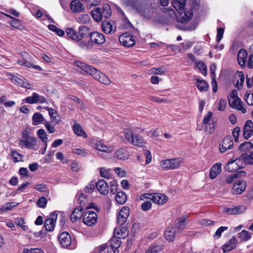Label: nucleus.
I'll list each match as a JSON object with an SVG mask.
<instances>
[{"instance_id": "obj_1", "label": "nucleus", "mask_w": 253, "mask_h": 253, "mask_svg": "<svg viewBox=\"0 0 253 253\" xmlns=\"http://www.w3.org/2000/svg\"><path fill=\"white\" fill-rule=\"evenodd\" d=\"M75 65L85 73L92 76L94 79L105 85L111 84V81L105 74L100 72L90 65L80 61L75 62Z\"/></svg>"}, {"instance_id": "obj_2", "label": "nucleus", "mask_w": 253, "mask_h": 253, "mask_svg": "<svg viewBox=\"0 0 253 253\" xmlns=\"http://www.w3.org/2000/svg\"><path fill=\"white\" fill-rule=\"evenodd\" d=\"M38 140L30 135V132L27 129L24 130L22 133V138L20 140V144L22 147L29 149L36 150L38 149Z\"/></svg>"}, {"instance_id": "obj_3", "label": "nucleus", "mask_w": 253, "mask_h": 253, "mask_svg": "<svg viewBox=\"0 0 253 253\" xmlns=\"http://www.w3.org/2000/svg\"><path fill=\"white\" fill-rule=\"evenodd\" d=\"M228 102L230 106L234 109H237L243 114L246 112V109L242 104L240 98L237 96V91L233 90L228 96Z\"/></svg>"}, {"instance_id": "obj_4", "label": "nucleus", "mask_w": 253, "mask_h": 253, "mask_svg": "<svg viewBox=\"0 0 253 253\" xmlns=\"http://www.w3.org/2000/svg\"><path fill=\"white\" fill-rule=\"evenodd\" d=\"M58 241L63 248L73 250L76 247V243L72 240L71 235L67 232H63L58 236Z\"/></svg>"}, {"instance_id": "obj_5", "label": "nucleus", "mask_w": 253, "mask_h": 253, "mask_svg": "<svg viewBox=\"0 0 253 253\" xmlns=\"http://www.w3.org/2000/svg\"><path fill=\"white\" fill-rule=\"evenodd\" d=\"M183 163L181 158H173L162 160L160 162V166L163 169L167 170L176 169Z\"/></svg>"}, {"instance_id": "obj_6", "label": "nucleus", "mask_w": 253, "mask_h": 253, "mask_svg": "<svg viewBox=\"0 0 253 253\" xmlns=\"http://www.w3.org/2000/svg\"><path fill=\"white\" fill-rule=\"evenodd\" d=\"M146 199H149L154 203L160 205L165 204L167 201V196L161 193H145L140 195V199L141 200H144Z\"/></svg>"}, {"instance_id": "obj_7", "label": "nucleus", "mask_w": 253, "mask_h": 253, "mask_svg": "<svg viewBox=\"0 0 253 253\" xmlns=\"http://www.w3.org/2000/svg\"><path fill=\"white\" fill-rule=\"evenodd\" d=\"M245 167V162H243L241 156H240L239 158L231 159L226 165L224 169L227 171L233 172Z\"/></svg>"}, {"instance_id": "obj_8", "label": "nucleus", "mask_w": 253, "mask_h": 253, "mask_svg": "<svg viewBox=\"0 0 253 253\" xmlns=\"http://www.w3.org/2000/svg\"><path fill=\"white\" fill-rule=\"evenodd\" d=\"M212 117V113L209 111L204 116L202 121V124L205 126V131L209 134L212 133L214 129V123Z\"/></svg>"}, {"instance_id": "obj_9", "label": "nucleus", "mask_w": 253, "mask_h": 253, "mask_svg": "<svg viewBox=\"0 0 253 253\" xmlns=\"http://www.w3.org/2000/svg\"><path fill=\"white\" fill-rule=\"evenodd\" d=\"M97 219L98 217L96 212L89 211L84 214L83 222L88 226H92L97 223Z\"/></svg>"}, {"instance_id": "obj_10", "label": "nucleus", "mask_w": 253, "mask_h": 253, "mask_svg": "<svg viewBox=\"0 0 253 253\" xmlns=\"http://www.w3.org/2000/svg\"><path fill=\"white\" fill-rule=\"evenodd\" d=\"M23 101L31 104L37 103H45L47 102L46 98L43 96L40 95L36 92H33L32 96L25 98L23 100Z\"/></svg>"}, {"instance_id": "obj_11", "label": "nucleus", "mask_w": 253, "mask_h": 253, "mask_svg": "<svg viewBox=\"0 0 253 253\" xmlns=\"http://www.w3.org/2000/svg\"><path fill=\"white\" fill-rule=\"evenodd\" d=\"M120 43L125 46L130 47L134 45L135 40L134 37L129 33H126L119 37Z\"/></svg>"}, {"instance_id": "obj_12", "label": "nucleus", "mask_w": 253, "mask_h": 253, "mask_svg": "<svg viewBox=\"0 0 253 253\" xmlns=\"http://www.w3.org/2000/svg\"><path fill=\"white\" fill-rule=\"evenodd\" d=\"M22 59L17 61V63L20 65H22L28 68L32 67L39 71H42V68L38 65H33L32 64L28 61L27 59L29 57V54L26 52H22L21 53Z\"/></svg>"}, {"instance_id": "obj_13", "label": "nucleus", "mask_w": 253, "mask_h": 253, "mask_svg": "<svg viewBox=\"0 0 253 253\" xmlns=\"http://www.w3.org/2000/svg\"><path fill=\"white\" fill-rule=\"evenodd\" d=\"M10 79L11 82L15 85L24 88H31V85L25 79H23L22 77H20L15 75H11V77Z\"/></svg>"}, {"instance_id": "obj_14", "label": "nucleus", "mask_w": 253, "mask_h": 253, "mask_svg": "<svg viewBox=\"0 0 253 253\" xmlns=\"http://www.w3.org/2000/svg\"><path fill=\"white\" fill-rule=\"evenodd\" d=\"M109 246L107 247L109 248L110 253H119L118 248L121 245V241L120 239L113 237L109 242Z\"/></svg>"}, {"instance_id": "obj_15", "label": "nucleus", "mask_w": 253, "mask_h": 253, "mask_svg": "<svg viewBox=\"0 0 253 253\" xmlns=\"http://www.w3.org/2000/svg\"><path fill=\"white\" fill-rule=\"evenodd\" d=\"M90 39L92 42L97 44H103L106 41L104 35L96 31L90 33Z\"/></svg>"}, {"instance_id": "obj_16", "label": "nucleus", "mask_w": 253, "mask_h": 253, "mask_svg": "<svg viewBox=\"0 0 253 253\" xmlns=\"http://www.w3.org/2000/svg\"><path fill=\"white\" fill-rule=\"evenodd\" d=\"M233 145L232 138L230 136H227L222 140V144L220 145L219 150L221 153H224L227 150L231 149Z\"/></svg>"}, {"instance_id": "obj_17", "label": "nucleus", "mask_w": 253, "mask_h": 253, "mask_svg": "<svg viewBox=\"0 0 253 253\" xmlns=\"http://www.w3.org/2000/svg\"><path fill=\"white\" fill-rule=\"evenodd\" d=\"M129 213V209L127 207H123L120 211L118 216V223L123 225L126 221Z\"/></svg>"}, {"instance_id": "obj_18", "label": "nucleus", "mask_w": 253, "mask_h": 253, "mask_svg": "<svg viewBox=\"0 0 253 253\" xmlns=\"http://www.w3.org/2000/svg\"><path fill=\"white\" fill-rule=\"evenodd\" d=\"M96 187L98 192L102 195H106L109 192L108 183L104 179L99 180L96 184Z\"/></svg>"}, {"instance_id": "obj_19", "label": "nucleus", "mask_w": 253, "mask_h": 253, "mask_svg": "<svg viewBox=\"0 0 253 253\" xmlns=\"http://www.w3.org/2000/svg\"><path fill=\"white\" fill-rule=\"evenodd\" d=\"M253 133V123L251 120H248L243 128V136L245 138L249 139Z\"/></svg>"}, {"instance_id": "obj_20", "label": "nucleus", "mask_w": 253, "mask_h": 253, "mask_svg": "<svg viewBox=\"0 0 253 253\" xmlns=\"http://www.w3.org/2000/svg\"><path fill=\"white\" fill-rule=\"evenodd\" d=\"M70 8L72 12L79 13L84 10V6L79 0H73L70 3Z\"/></svg>"}, {"instance_id": "obj_21", "label": "nucleus", "mask_w": 253, "mask_h": 253, "mask_svg": "<svg viewBox=\"0 0 253 253\" xmlns=\"http://www.w3.org/2000/svg\"><path fill=\"white\" fill-rule=\"evenodd\" d=\"M185 0H172V4L176 10L179 13L182 14L183 12L185 15H187L185 10L184 6L185 5Z\"/></svg>"}, {"instance_id": "obj_22", "label": "nucleus", "mask_w": 253, "mask_h": 253, "mask_svg": "<svg viewBox=\"0 0 253 253\" xmlns=\"http://www.w3.org/2000/svg\"><path fill=\"white\" fill-rule=\"evenodd\" d=\"M246 187V183L244 181H238L234 183L232 188V192L234 194H241Z\"/></svg>"}, {"instance_id": "obj_23", "label": "nucleus", "mask_w": 253, "mask_h": 253, "mask_svg": "<svg viewBox=\"0 0 253 253\" xmlns=\"http://www.w3.org/2000/svg\"><path fill=\"white\" fill-rule=\"evenodd\" d=\"M221 165L220 163H216L211 168L210 172V178L211 179H214L221 172Z\"/></svg>"}, {"instance_id": "obj_24", "label": "nucleus", "mask_w": 253, "mask_h": 253, "mask_svg": "<svg viewBox=\"0 0 253 253\" xmlns=\"http://www.w3.org/2000/svg\"><path fill=\"white\" fill-rule=\"evenodd\" d=\"M94 147L96 150H98L99 152H105L107 153H110L113 151L112 147H107L99 141H95L94 143Z\"/></svg>"}, {"instance_id": "obj_25", "label": "nucleus", "mask_w": 253, "mask_h": 253, "mask_svg": "<svg viewBox=\"0 0 253 253\" xmlns=\"http://www.w3.org/2000/svg\"><path fill=\"white\" fill-rule=\"evenodd\" d=\"M177 234L176 229L173 226L168 227L165 233L166 239L169 242L173 241Z\"/></svg>"}, {"instance_id": "obj_26", "label": "nucleus", "mask_w": 253, "mask_h": 253, "mask_svg": "<svg viewBox=\"0 0 253 253\" xmlns=\"http://www.w3.org/2000/svg\"><path fill=\"white\" fill-rule=\"evenodd\" d=\"M248 53L244 49H241L237 55V60L241 66H244L246 63Z\"/></svg>"}, {"instance_id": "obj_27", "label": "nucleus", "mask_w": 253, "mask_h": 253, "mask_svg": "<svg viewBox=\"0 0 253 253\" xmlns=\"http://www.w3.org/2000/svg\"><path fill=\"white\" fill-rule=\"evenodd\" d=\"M237 245L236 239L235 237H232L228 242L222 246L223 252L226 253L234 249Z\"/></svg>"}, {"instance_id": "obj_28", "label": "nucleus", "mask_w": 253, "mask_h": 253, "mask_svg": "<svg viewBox=\"0 0 253 253\" xmlns=\"http://www.w3.org/2000/svg\"><path fill=\"white\" fill-rule=\"evenodd\" d=\"M88 35H90L89 29L85 26H81L78 28V36L79 42L81 41L83 38H85Z\"/></svg>"}, {"instance_id": "obj_29", "label": "nucleus", "mask_w": 253, "mask_h": 253, "mask_svg": "<svg viewBox=\"0 0 253 253\" xmlns=\"http://www.w3.org/2000/svg\"><path fill=\"white\" fill-rule=\"evenodd\" d=\"M185 221L186 218L183 217L176 219L175 224L174 226H173V227L176 229L177 234L180 233L185 228L186 226Z\"/></svg>"}, {"instance_id": "obj_30", "label": "nucleus", "mask_w": 253, "mask_h": 253, "mask_svg": "<svg viewBox=\"0 0 253 253\" xmlns=\"http://www.w3.org/2000/svg\"><path fill=\"white\" fill-rule=\"evenodd\" d=\"M128 234V231L125 227L116 228L114 231V236L119 238H125Z\"/></svg>"}, {"instance_id": "obj_31", "label": "nucleus", "mask_w": 253, "mask_h": 253, "mask_svg": "<svg viewBox=\"0 0 253 253\" xmlns=\"http://www.w3.org/2000/svg\"><path fill=\"white\" fill-rule=\"evenodd\" d=\"M83 208L82 206L77 207L72 212L70 216V219L73 222H76L83 215L82 211Z\"/></svg>"}, {"instance_id": "obj_32", "label": "nucleus", "mask_w": 253, "mask_h": 253, "mask_svg": "<svg viewBox=\"0 0 253 253\" xmlns=\"http://www.w3.org/2000/svg\"><path fill=\"white\" fill-rule=\"evenodd\" d=\"M245 210L243 206H232L225 210V211L229 214H240Z\"/></svg>"}, {"instance_id": "obj_33", "label": "nucleus", "mask_w": 253, "mask_h": 253, "mask_svg": "<svg viewBox=\"0 0 253 253\" xmlns=\"http://www.w3.org/2000/svg\"><path fill=\"white\" fill-rule=\"evenodd\" d=\"M130 143L137 147H142L145 145L146 143L142 137L138 134H135V135H133V137Z\"/></svg>"}, {"instance_id": "obj_34", "label": "nucleus", "mask_w": 253, "mask_h": 253, "mask_svg": "<svg viewBox=\"0 0 253 253\" xmlns=\"http://www.w3.org/2000/svg\"><path fill=\"white\" fill-rule=\"evenodd\" d=\"M128 4L141 14H143V5L137 0H128Z\"/></svg>"}, {"instance_id": "obj_35", "label": "nucleus", "mask_w": 253, "mask_h": 253, "mask_svg": "<svg viewBox=\"0 0 253 253\" xmlns=\"http://www.w3.org/2000/svg\"><path fill=\"white\" fill-rule=\"evenodd\" d=\"M45 109L48 111L51 120L54 122V124H58L60 122V120L57 112L55 110L48 107H46Z\"/></svg>"}, {"instance_id": "obj_36", "label": "nucleus", "mask_w": 253, "mask_h": 253, "mask_svg": "<svg viewBox=\"0 0 253 253\" xmlns=\"http://www.w3.org/2000/svg\"><path fill=\"white\" fill-rule=\"evenodd\" d=\"M65 33L67 37L70 39L79 42L78 32L73 28H67L65 30Z\"/></svg>"}, {"instance_id": "obj_37", "label": "nucleus", "mask_w": 253, "mask_h": 253, "mask_svg": "<svg viewBox=\"0 0 253 253\" xmlns=\"http://www.w3.org/2000/svg\"><path fill=\"white\" fill-rule=\"evenodd\" d=\"M102 28L106 34H110L115 30V27H114L110 22L105 20L102 23Z\"/></svg>"}, {"instance_id": "obj_38", "label": "nucleus", "mask_w": 253, "mask_h": 253, "mask_svg": "<svg viewBox=\"0 0 253 253\" xmlns=\"http://www.w3.org/2000/svg\"><path fill=\"white\" fill-rule=\"evenodd\" d=\"M163 249V245L153 244L148 248L145 253H160Z\"/></svg>"}, {"instance_id": "obj_39", "label": "nucleus", "mask_w": 253, "mask_h": 253, "mask_svg": "<svg viewBox=\"0 0 253 253\" xmlns=\"http://www.w3.org/2000/svg\"><path fill=\"white\" fill-rule=\"evenodd\" d=\"M91 15L93 18L97 22H100L102 19L101 15V9L99 7H96L93 9L91 11Z\"/></svg>"}, {"instance_id": "obj_40", "label": "nucleus", "mask_w": 253, "mask_h": 253, "mask_svg": "<svg viewBox=\"0 0 253 253\" xmlns=\"http://www.w3.org/2000/svg\"><path fill=\"white\" fill-rule=\"evenodd\" d=\"M73 129L74 133L77 135L82 136L85 138L87 137L86 133L84 131L80 125L74 124L73 126Z\"/></svg>"}, {"instance_id": "obj_41", "label": "nucleus", "mask_w": 253, "mask_h": 253, "mask_svg": "<svg viewBox=\"0 0 253 253\" xmlns=\"http://www.w3.org/2000/svg\"><path fill=\"white\" fill-rule=\"evenodd\" d=\"M76 199L78 204L81 206L85 205L88 201L87 196L83 192H79L76 195Z\"/></svg>"}, {"instance_id": "obj_42", "label": "nucleus", "mask_w": 253, "mask_h": 253, "mask_svg": "<svg viewBox=\"0 0 253 253\" xmlns=\"http://www.w3.org/2000/svg\"><path fill=\"white\" fill-rule=\"evenodd\" d=\"M101 9V15L102 18H109L112 14V10L108 4H104Z\"/></svg>"}, {"instance_id": "obj_43", "label": "nucleus", "mask_w": 253, "mask_h": 253, "mask_svg": "<svg viewBox=\"0 0 253 253\" xmlns=\"http://www.w3.org/2000/svg\"><path fill=\"white\" fill-rule=\"evenodd\" d=\"M116 201L120 205L124 204L126 201V195L125 192L123 191L118 192L116 196Z\"/></svg>"}, {"instance_id": "obj_44", "label": "nucleus", "mask_w": 253, "mask_h": 253, "mask_svg": "<svg viewBox=\"0 0 253 253\" xmlns=\"http://www.w3.org/2000/svg\"><path fill=\"white\" fill-rule=\"evenodd\" d=\"M196 85L200 91H206L209 87L208 84L205 81L199 79L196 80Z\"/></svg>"}, {"instance_id": "obj_45", "label": "nucleus", "mask_w": 253, "mask_h": 253, "mask_svg": "<svg viewBox=\"0 0 253 253\" xmlns=\"http://www.w3.org/2000/svg\"><path fill=\"white\" fill-rule=\"evenodd\" d=\"M241 156L243 162H245V166L246 164H253V152H252L250 154L244 153Z\"/></svg>"}, {"instance_id": "obj_46", "label": "nucleus", "mask_w": 253, "mask_h": 253, "mask_svg": "<svg viewBox=\"0 0 253 253\" xmlns=\"http://www.w3.org/2000/svg\"><path fill=\"white\" fill-rule=\"evenodd\" d=\"M77 21L79 23L88 24L90 21V17L88 14H83L78 16Z\"/></svg>"}, {"instance_id": "obj_47", "label": "nucleus", "mask_w": 253, "mask_h": 253, "mask_svg": "<svg viewBox=\"0 0 253 253\" xmlns=\"http://www.w3.org/2000/svg\"><path fill=\"white\" fill-rule=\"evenodd\" d=\"M115 157L118 159L125 160L127 159V154L125 149H120L115 152Z\"/></svg>"}, {"instance_id": "obj_48", "label": "nucleus", "mask_w": 253, "mask_h": 253, "mask_svg": "<svg viewBox=\"0 0 253 253\" xmlns=\"http://www.w3.org/2000/svg\"><path fill=\"white\" fill-rule=\"evenodd\" d=\"M33 125H38L43 122L44 119L42 114L36 113L34 114L33 118Z\"/></svg>"}, {"instance_id": "obj_49", "label": "nucleus", "mask_w": 253, "mask_h": 253, "mask_svg": "<svg viewBox=\"0 0 253 253\" xmlns=\"http://www.w3.org/2000/svg\"><path fill=\"white\" fill-rule=\"evenodd\" d=\"M48 28L50 31L55 33L59 36L62 37V36H64L65 34V32L64 31H63L61 29L57 28L56 26H55L54 25H51V24L48 25Z\"/></svg>"}, {"instance_id": "obj_50", "label": "nucleus", "mask_w": 253, "mask_h": 253, "mask_svg": "<svg viewBox=\"0 0 253 253\" xmlns=\"http://www.w3.org/2000/svg\"><path fill=\"white\" fill-rule=\"evenodd\" d=\"M79 45L83 49H90L92 47V42L89 41L84 40L79 41Z\"/></svg>"}, {"instance_id": "obj_51", "label": "nucleus", "mask_w": 253, "mask_h": 253, "mask_svg": "<svg viewBox=\"0 0 253 253\" xmlns=\"http://www.w3.org/2000/svg\"><path fill=\"white\" fill-rule=\"evenodd\" d=\"M72 152L74 154L81 156L82 157H85L89 155V151L87 150L74 148L72 150Z\"/></svg>"}, {"instance_id": "obj_52", "label": "nucleus", "mask_w": 253, "mask_h": 253, "mask_svg": "<svg viewBox=\"0 0 253 253\" xmlns=\"http://www.w3.org/2000/svg\"><path fill=\"white\" fill-rule=\"evenodd\" d=\"M55 223L52 220L46 219L44 222V227L46 231L51 232L53 230Z\"/></svg>"}, {"instance_id": "obj_53", "label": "nucleus", "mask_w": 253, "mask_h": 253, "mask_svg": "<svg viewBox=\"0 0 253 253\" xmlns=\"http://www.w3.org/2000/svg\"><path fill=\"white\" fill-rule=\"evenodd\" d=\"M109 248L107 247V245L103 244L96 248L93 253H110Z\"/></svg>"}, {"instance_id": "obj_54", "label": "nucleus", "mask_w": 253, "mask_h": 253, "mask_svg": "<svg viewBox=\"0 0 253 253\" xmlns=\"http://www.w3.org/2000/svg\"><path fill=\"white\" fill-rule=\"evenodd\" d=\"M239 238L242 241H248L251 238L250 233L247 230H242L241 232L239 233Z\"/></svg>"}, {"instance_id": "obj_55", "label": "nucleus", "mask_w": 253, "mask_h": 253, "mask_svg": "<svg viewBox=\"0 0 253 253\" xmlns=\"http://www.w3.org/2000/svg\"><path fill=\"white\" fill-rule=\"evenodd\" d=\"M37 135L43 143H47V137L45 130L43 129H40L37 131Z\"/></svg>"}, {"instance_id": "obj_56", "label": "nucleus", "mask_w": 253, "mask_h": 253, "mask_svg": "<svg viewBox=\"0 0 253 253\" xmlns=\"http://www.w3.org/2000/svg\"><path fill=\"white\" fill-rule=\"evenodd\" d=\"M150 71L151 74L156 75H165V68L164 66H161L158 68H153L150 70Z\"/></svg>"}, {"instance_id": "obj_57", "label": "nucleus", "mask_w": 253, "mask_h": 253, "mask_svg": "<svg viewBox=\"0 0 253 253\" xmlns=\"http://www.w3.org/2000/svg\"><path fill=\"white\" fill-rule=\"evenodd\" d=\"M253 148V144L250 142L243 143L239 147V149L241 151H244L251 150Z\"/></svg>"}, {"instance_id": "obj_58", "label": "nucleus", "mask_w": 253, "mask_h": 253, "mask_svg": "<svg viewBox=\"0 0 253 253\" xmlns=\"http://www.w3.org/2000/svg\"><path fill=\"white\" fill-rule=\"evenodd\" d=\"M11 157L14 163H17L22 161V155L19 154L17 151L15 150L11 151Z\"/></svg>"}, {"instance_id": "obj_59", "label": "nucleus", "mask_w": 253, "mask_h": 253, "mask_svg": "<svg viewBox=\"0 0 253 253\" xmlns=\"http://www.w3.org/2000/svg\"><path fill=\"white\" fill-rule=\"evenodd\" d=\"M16 204L14 202L7 203L0 208V212L11 210Z\"/></svg>"}, {"instance_id": "obj_60", "label": "nucleus", "mask_w": 253, "mask_h": 253, "mask_svg": "<svg viewBox=\"0 0 253 253\" xmlns=\"http://www.w3.org/2000/svg\"><path fill=\"white\" fill-rule=\"evenodd\" d=\"M100 173L101 176L105 178L109 179L111 178V174L110 173V169H106L104 168H101L100 169Z\"/></svg>"}, {"instance_id": "obj_61", "label": "nucleus", "mask_w": 253, "mask_h": 253, "mask_svg": "<svg viewBox=\"0 0 253 253\" xmlns=\"http://www.w3.org/2000/svg\"><path fill=\"white\" fill-rule=\"evenodd\" d=\"M196 67L199 69L203 75H207V68L203 62L201 61L197 62L196 63Z\"/></svg>"}, {"instance_id": "obj_62", "label": "nucleus", "mask_w": 253, "mask_h": 253, "mask_svg": "<svg viewBox=\"0 0 253 253\" xmlns=\"http://www.w3.org/2000/svg\"><path fill=\"white\" fill-rule=\"evenodd\" d=\"M228 227L226 226H221L219 228H218L215 232V234L213 235V237L214 238L218 239L221 236L222 233L226 230H227Z\"/></svg>"}, {"instance_id": "obj_63", "label": "nucleus", "mask_w": 253, "mask_h": 253, "mask_svg": "<svg viewBox=\"0 0 253 253\" xmlns=\"http://www.w3.org/2000/svg\"><path fill=\"white\" fill-rule=\"evenodd\" d=\"M135 134H133L132 132L129 130L126 129L124 131V135L125 136L127 140L129 142H131L132 138L133 137V135H135Z\"/></svg>"}, {"instance_id": "obj_64", "label": "nucleus", "mask_w": 253, "mask_h": 253, "mask_svg": "<svg viewBox=\"0 0 253 253\" xmlns=\"http://www.w3.org/2000/svg\"><path fill=\"white\" fill-rule=\"evenodd\" d=\"M245 99L249 105H253V92L250 94H246Z\"/></svg>"}]
</instances>
